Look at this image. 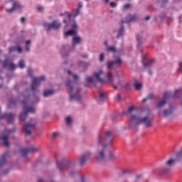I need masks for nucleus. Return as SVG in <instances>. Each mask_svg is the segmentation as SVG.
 Wrapping results in <instances>:
<instances>
[{"mask_svg":"<svg viewBox=\"0 0 182 182\" xmlns=\"http://www.w3.org/2000/svg\"><path fill=\"white\" fill-rule=\"evenodd\" d=\"M176 158H170L165 162V166H166L168 168L165 167L162 169V173H164L165 174H168L171 171V166H174L176 163Z\"/></svg>","mask_w":182,"mask_h":182,"instance_id":"obj_6","label":"nucleus"},{"mask_svg":"<svg viewBox=\"0 0 182 182\" xmlns=\"http://www.w3.org/2000/svg\"><path fill=\"white\" fill-rule=\"evenodd\" d=\"M103 75H105L103 70H100L98 72L94 73L92 77H87L86 78V82L87 83H93L95 79L97 82H100V83H105V80L100 77V76H103Z\"/></svg>","mask_w":182,"mask_h":182,"instance_id":"obj_4","label":"nucleus"},{"mask_svg":"<svg viewBox=\"0 0 182 182\" xmlns=\"http://www.w3.org/2000/svg\"><path fill=\"white\" fill-rule=\"evenodd\" d=\"M90 156H92V153L90 152H86L84 154L81 155V156L79 159L80 166H83L85 163H86V161L90 159Z\"/></svg>","mask_w":182,"mask_h":182,"instance_id":"obj_14","label":"nucleus"},{"mask_svg":"<svg viewBox=\"0 0 182 182\" xmlns=\"http://www.w3.org/2000/svg\"><path fill=\"white\" fill-rule=\"evenodd\" d=\"M75 173H76L75 171H73L70 173V176L72 177V176H73V174H75Z\"/></svg>","mask_w":182,"mask_h":182,"instance_id":"obj_58","label":"nucleus"},{"mask_svg":"<svg viewBox=\"0 0 182 182\" xmlns=\"http://www.w3.org/2000/svg\"><path fill=\"white\" fill-rule=\"evenodd\" d=\"M107 99V94L106 92H100L99 93V98L97 99V102L100 103V102H103Z\"/></svg>","mask_w":182,"mask_h":182,"instance_id":"obj_21","label":"nucleus"},{"mask_svg":"<svg viewBox=\"0 0 182 182\" xmlns=\"http://www.w3.org/2000/svg\"><path fill=\"white\" fill-rule=\"evenodd\" d=\"M25 49H26V50L27 52H29V50H30L29 46H26Z\"/></svg>","mask_w":182,"mask_h":182,"instance_id":"obj_55","label":"nucleus"},{"mask_svg":"<svg viewBox=\"0 0 182 182\" xmlns=\"http://www.w3.org/2000/svg\"><path fill=\"white\" fill-rule=\"evenodd\" d=\"M117 99H119V100H120V99H122V95H120V93L117 94Z\"/></svg>","mask_w":182,"mask_h":182,"instance_id":"obj_56","label":"nucleus"},{"mask_svg":"<svg viewBox=\"0 0 182 182\" xmlns=\"http://www.w3.org/2000/svg\"><path fill=\"white\" fill-rule=\"evenodd\" d=\"M80 12V10H79V9H76L73 10V14L74 18H76V16H77V15H79Z\"/></svg>","mask_w":182,"mask_h":182,"instance_id":"obj_38","label":"nucleus"},{"mask_svg":"<svg viewBox=\"0 0 182 182\" xmlns=\"http://www.w3.org/2000/svg\"><path fill=\"white\" fill-rule=\"evenodd\" d=\"M71 26L73 29L65 31L64 33L65 36H73L76 35L77 33L76 30L77 29V25L76 24V22L75 21H73V24Z\"/></svg>","mask_w":182,"mask_h":182,"instance_id":"obj_15","label":"nucleus"},{"mask_svg":"<svg viewBox=\"0 0 182 182\" xmlns=\"http://www.w3.org/2000/svg\"><path fill=\"white\" fill-rule=\"evenodd\" d=\"M149 19H150V16H146V17H145V21H149Z\"/></svg>","mask_w":182,"mask_h":182,"instance_id":"obj_63","label":"nucleus"},{"mask_svg":"<svg viewBox=\"0 0 182 182\" xmlns=\"http://www.w3.org/2000/svg\"><path fill=\"white\" fill-rule=\"evenodd\" d=\"M37 9H38V11H43V7H42V6H38V7L37 8Z\"/></svg>","mask_w":182,"mask_h":182,"instance_id":"obj_52","label":"nucleus"},{"mask_svg":"<svg viewBox=\"0 0 182 182\" xmlns=\"http://www.w3.org/2000/svg\"><path fill=\"white\" fill-rule=\"evenodd\" d=\"M136 110V107L132 105L128 107L127 112L124 113L127 116L131 115L129 117V120L131 123H134V124H144L146 127H151L153 124V119H154V116H153V113L149 109H143L140 112L136 114H132Z\"/></svg>","mask_w":182,"mask_h":182,"instance_id":"obj_1","label":"nucleus"},{"mask_svg":"<svg viewBox=\"0 0 182 182\" xmlns=\"http://www.w3.org/2000/svg\"><path fill=\"white\" fill-rule=\"evenodd\" d=\"M110 137H112V132L107 131L105 135H99L97 141L98 144H102L103 141L107 140V139H110Z\"/></svg>","mask_w":182,"mask_h":182,"instance_id":"obj_12","label":"nucleus"},{"mask_svg":"<svg viewBox=\"0 0 182 182\" xmlns=\"http://www.w3.org/2000/svg\"><path fill=\"white\" fill-rule=\"evenodd\" d=\"M28 74L29 75V76H32V69L31 68H28Z\"/></svg>","mask_w":182,"mask_h":182,"instance_id":"obj_51","label":"nucleus"},{"mask_svg":"<svg viewBox=\"0 0 182 182\" xmlns=\"http://www.w3.org/2000/svg\"><path fill=\"white\" fill-rule=\"evenodd\" d=\"M134 87H135L136 90H140L141 87H143V84H141V82H135L134 83Z\"/></svg>","mask_w":182,"mask_h":182,"instance_id":"obj_29","label":"nucleus"},{"mask_svg":"<svg viewBox=\"0 0 182 182\" xmlns=\"http://www.w3.org/2000/svg\"><path fill=\"white\" fill-rule=\"evenodd\" d=\"M14 132L13 130L5 129L3 132V136L1 137V140L4 141V146L5 147H9V141H8V137Z\"/></svg>","mask_w":182,"mask_h":182,"instance_id":"obj_10","label":"nucleus"},{"mask_svg":"<svg viewBox=\"0 0 182 182\" xmlns=\"http://www.w3.org/2000/svg\"><path fill=\"white\" fill-rule=\"evenodd\" d=\"M29 43H31V40H28V41H26V46L29 45Z\"/></svg>","mask_w":182,"mask_h":182,"instance_id":"obj_59","label":"nucleus"},{"mask_svg":"<svg viewBox=\"0 0 182 182\" xmlns=\"http://www.w3.org/2000/svg\"><path fill=\"white\" fill-rule=\"evenodd\" d=\"M33 151H38V149L31 146L28 149L23 148L20 150V153L23 157H25V156H26V154H28V153H33Z\"/></svg>","mask_w":182,"mask_h":182,"instance_id":"obj_18","label":"nucleus"},{"mask_svg":"<svg viewBox=\"0 0 182 182\" xmlns=\"http://www.w3.org/2000/svg\"><path fill=\"white\" fill-rule=\"evenodd\" d=\"M130 8V4H127L124 6V9H129Z\"/></svg>","mask_w":182,"mask_h":182,"instance_id":"obj_50","label":"nucleus"},{"mask_svg":"<svg viewBox=\"0 0 182 182\" xmlns=\"http://www.w3.org/2000/svg\"><path fill=\"white\" fill-rule=\"evenodd\" d=\"M38 182H45V181H43V179H42V178H39L38 180Z\"/></svg>","mask_w":182,"mask_h":182,"instance_id":"obj_60","label":"nucleus"},{"mask_svg":"<svg viewBox=\"0 0 182 182\" xmlns=\"http://www.w3.org/2000/svg\"><path fill=\"white\" fill-rule=\"evenodd\" d=\"M107 80L109 82V83H113V74H112L111 72H108L107 73Z\"/></svg>","mask_w":182,"mask_h":182,"instance_id":"obj_26","label":"nucleus"},{"mask_svg":"<svg viewBox=\"0 0 182 182\" xmlns=\"http://www.w3.org/2000/svg\"><path fill=\"white\" fill-rule=\"evenodd\" d=\"M109 6H110L111 8H116V6H117V3H116V2H111L109 4Z\"/></svg>","mask_w":182,"mask_h":182,"instance_id":"obj_46","label":"nucleus"},{"mask_svg":"<svg viewBox=\"0 0 182 182\" xmlns=\"http://www.w3.org/2000/svg\"><path fill=\"white\" fill-rule=\"evenodd\" d=\"M104 45H105V46H107V45H108L107 41H105L104 42Z\"/></svg>","mask_w":182,"mask_h":182,"instance_id":"obj_62","label":"nucleus"},{"mask_svg":"<svg viewBox=\"0 0 182 182\" xmlns=\"http://www.w3.org/2000/svg\"><path fill=\"white\" fill-rule=\"evenodd\" d=\"M139 178H141V176L140 175L136 176V179H139Z\"/></svg>","mask_w":182,"mask_h":182,"instance_id":"obj_64","label":"nucleus"},{"mask_svg":"<svg viewBox=\"0 0 182 182\" xmlns=\"http://www.w3.org/2000/svg\"><path fill=\"white\" fill-rule=\"evenodd\" d=\"M35 126H36V122H28L23 126V129L26 132V136H31L32 134V131L35 129Z\"/></svg>","mask_w":182,"mask_h":182,"instance_id":"obj_9","label":"nucleus"},{"mask_svg":"<svg viewBox=\"0 0 182 182\" xmlns=\"http://www.w3.org/2000/svg\"><path fill=\"white\" fill-rule=\"evenodd\" d=\"M18 67L20 68V69H23V68H25V62L23 61V60H21L18 62Z\"/></svg>","mask_w":182,"mask_h":182,"instance_id":"obj_37","label":"nucleus"},{"mask_svg":"<svg viewBox=\"0 0 182 182\" xmlns=\"http://www.w3.org/2000/svg\"><path fill=\"white\" fill-rule=\"evenodd\" d=\"M65 86L68 87V90H70V92L73 91V86L72 85V81L70 80H68Z\"/></svg>","mask_w":182,"mask_h":182,"instance_id":"obj_27","label":"nucleus"},{"mask_svg":"<svg viewBox=\"0 0 182 182\" xmlns=\"http://www.w3.org/2000/svg\"><path fill=\"white\" fill-rule=\"evenodd\" d=\"M179 70L182 73V62L179 64Z\"/></svg>","mask_w":182,"mask_h":182,"instance_id":"obj_53","label":"nucleus"},{"mask_svg":"<svg viewBox=\"0 0 182 182\" xmlns=\"http://www.w3.org/2000/svg\"><path fill=\"white\" fill-rule=\"evenodd\" d=\"M54 91L52 90H45L43 92V96L44 97H48V96H50L51 95H53Z\"/></svg>","mask_w":182,"mask_h":182,"instance_id":"obj_28","label":"nucleus"},{"mask_svg":"<svg viewBox=\"0 0 182 182\" xmlns=\"http://www.w3.org/2000/svg\"><path fill=\"white\" fill-rule=\"evenodd\" d=\"M106 149H107V145H102V150L99 151L97 154L95 156V159L99 163H102V161H105L106 159L105 156V153H106Z\"/></svg>","mask_w":182,"mask_h":182,"instance_id":"obj_7","label":"nucleus"},{"mask_svg":"<svg viewBox=\"0 0 182 182\" xmlns=\"http://www.w3.org/2000/svg\"><path fill=\"white\" fill-rule=\"evenodd\" d=\"M63 15H66L67 18L68 19H70V18H72V14L68 13V12H65V14H60V16H63Z\"/></svg>","mask_w":182,"mask_h":182,"instance_id":"obj_40","label":"nucleus"},{"mask_svg":"<svg viewBox=\"0 0 182 182\" xmlns=\"http://www.w3.org/2000/svg\"><path fill=\"white\" fill-rule=\"evenodd\" d=\"M70 100L72 102V100H76V102H82V96L77 95V94L72 95L70 92Z\"/></svg>","mask_w":182,"mask_h":182,"instance_id":"obj_22","label":"nucleus"},{"mask_svg":"<svg viewBox=\"0 0 182 182\" xmlns=\"http://www.w3.org/2000/svg\"><path fill=\"white\" fill-rule=\"evenodd\" d=\"M124 87L125 89H129V87H130V84H126Z\"/></svg>","mask_w":182,"mask_h":182,"instance_id":"obj_57","label":"nucleus"},{"mask_svg":"<svg viewBox=\"0 0 182 182\" xmlns=\"http://www.w3.org/2000/svg\"><path fill=\"white\" fill-rule=\"evenodd\" d=\"M62 26V23L58 21L54 20L51 23H44L43 27L47 32H49L50 29H54L55 31H58V29H60Z\"/></svg>","mask_w":182,"mask_h":182,"instance_id":"obj_5","label":"nucleus"},{"mask_svg":"<svg viewBox=\"0 0 182 182\" xmlns=\"http://www.w3.org/2000/svg\"><path fill=\"white\" fill-rule=\"evenodd\" d=\"M11 6H12V8L6 9V12H7V14H12V12L16 11V9H22V6H21V4H19V3L16 1H14L11 4Z\"/></svg>","mask_w":182,"mask_h":182,"instance_id":"obj_16","label":"nucleus"},{"mask_svg":"<svg viewBox=\"0 0 182 182\" xmlns=\"http://www.w3.org/2000/svg\"><path fill=\"white\" fill-rule=\"evenodd\" d=\"M182 95V89L175 90L174 93L168 91L164 93L163 99L159 100L156 104V107L158 109H161L166 103L168 99H171V97H180Z\"/></svg>","mask_w":182,"mask_h":182,"instance_id":"obj_2","label":"nucleus"},{"mask_svg":"<svg viewBox=\"0 0 182 182\" xmlns=\"http://www.w3.org/2000/svg\"><path fill=\"white\" fill-rule=\"evenodd\" d=\"M127 19L128 20L126 21V23H129L130 22H132V21H136V19H137V16L136 14H134V15H129L127 16Z\"/></svg>","mask_w":182,"mask_h":182,"instance_id":"obj_25","label":"nucleus"},{"mask_svg":"<svg viewBox=\"0 0 182 182\" xmlns=\"http://www.w3.org/2000/svg\"><path fill=\"white\" fill-rule=\"evenodd\" d=\"M0 119H6L8 120V123H14V117L12 113H6L0 117Z\"/></svg>","mask_w":182,"mask_h":182,"instance_id":"obj_19","label":"nucleus"},{"mask_svg":"<svg viewBox=\"0 0 182 182\" xmlns=\"http://www.w3.org/2000/svg\"><path fill=\"white\" fill-rule=\"evenodd\" d=\"M42 80H45V76L41 75L39 77L33 78V81L31 83V90L32 92H35L36 90V87L41 85V82Z\"/></svg>","mask_w":182,"mask_h":182,"instance_id":"obj_8","label":"nucleus"},{"mask_svg":"<svg viewBox=\"0 0 182 182\" xmlns=\"http://www.w3.org/2000/svg\"><path fill=\"white\" fill-rule=\"evenodd\" d=\"M100 62H103L105 60V53H101L100 55V59H99Z\"/></svg>","mask_w":182,"mask_h":182,"instance_id":"obj_43","label":"nucleus"},{"mask_svg":"<svg viewBox=\"0 0 182 182\" xmlns=\"http://www.w3.org/2000/svg\"><path fill=\"white\" fill-rule=\"evenodd\" d=\"M73 165V164H72L70 161H64V162H60L58 161H56V166L58 170H62L63 168H69V167H72Z\"/></svg>","mask_w":182,"mask_h":182,"instance_id":"obj_11","label":"nucleus"},{"mask_svg":"<svg viewBox=\"0 0 182 182\" xmlns=\"http://www.w3.org/2000/svg\"><path fill=\"white\" fill-rule=\"evenodd\" d=\"M73 78L74 80H79V76L76 74L73 75Z\"/></svg>","mask_w":182,"mask_h":182,"instance_id":"obj_48","label":"nucleus"},{"mask_svg":"<svg viewBox=\"0 0 182 182\" xmlns=\"http://www.w3.org/2000/svg\"><path fill=\"white\" fill-rule=\"evenodd\" d=\"M124 33V28L123 27V25H122L121 28H119V31L118 32V34L117 36V38H120V36H123V33Z\"/></svg>","mask_w":182,"mask_h":182,"instance_id":"obj_33","label":"nucleus"},{"mask_svg":"<svg viewBox=\"0 0 182 182\" xmlns=\"http://www.w3.org/2000/svg\"><path fill=\"white\" fill-rule=\"evenodd\" d=\"M3 68L8 69L9 70H15L17 66L16 65L14 64V63L9 61V60H5L3 62Z\"/></svg>","mask_w":182,"mask_h":182,"instance_id":"obj_13","label":"nucleus"},{"mask_svg":"<svg viewBox=\"0 0 182 182\" xmlns=\"http://www.w3.org/2000/svg\"><path fill=\"white\" fill-rule=\"evenodd\" d=\"M107 52H112V53H116L117 52V50H116V47H107L106 48Z\"/></svg>","mask_w":182,"mask_h":182,"instance_id":"obj_31","label":"nucleus"},{"mask_svg":"<svg viewBox=\"0 0 182 182\" xmlns=\"http://www.w3.org/2000/svg\"><path fill=\"white\" fill-rule=\"evenodd\" d=\"M8 157H10L9 152H6L1 156L0 159V167L5 166V163H6V159H8Z\"/></svg>","mask_w":182,"mask_h":182,"instance_id":"obj_20","label":"nucleus"},{"mask_svg":"<svg viewBox=\"0 0 182 182\" xmlns=\"http://www.w3.org/2000/svg\"><path fill=\"white\" fill-rule=\"evenodd\" d=\"M151 99H154V95L153 93H150L148 97L142 100V103L147 102V100H151Z\"/></svg>","mask_w":182,"mask_h":182,"instance_id":"obj_30","label":"nucleus"},{"mask_svg":"<svg viewBox=\"0 0 182 182\" xmlns=\"http://www.w3.org/2000/svg\"><path fill=\"white\" fill-rule=\"evenodd\" d=\"M136 41L138 43H140V41H141V37L139 35L136 36Z\"/></svg>","mask_w":182,"mask_h":182,"instance_id":"obj_49","label":"nucleus"},{"mask_svg":"<svg viewBox=\"0 0 182 182\" xmlns=\"http://www.w3.org/2000/svg\"><path fill=\"white\" fill-rule=\"evenodd\" d=\"M16 51L18 52V53H22V48L20 46L16 47Z\"/></svg>","mask_w":182,"mask_h":182,"instance_id":"obj_45","label":"nucleus"},{"mask_svg":"<svg viewBox=\"0 0 182 182\" xmlns=\"http://www.w3.org/2000/svg\"><path fill=\"white\" fill-rule=\"evenodd\" d=\"M16 105V100L13 99L12 100L9 101L8 105V108L11 109V106Z\"/></svg>","mask_w":182,"mask_h":182,"instance_id":"obj_36","label":"nucleus"},{"mask_svg":"<svg viewBox=\"0 0 182 182\" xmlns=\"http://www.w3.org/2000/svg\"><path fill=\"white\" fill-rule=\"evenodd\" d=\"M59 132H53L52 134V139H56V137H59Z\"/></svg>","mask_w":182,"mask_h":182,"instance_id":"obj_42","label":"nucleus"},{"mask_svg":"<svg viewBox=\"0 0 182 182\" xmlns=\"http://www.w3.org/2000/svg\"><path fill=\"white\" fill-rule=\"evenodd\" d=\"M21 103L23 106V112L20 114L18 118L21 122H25V120H26V117H28V113H35V108H33V107L26 106V101L25 100H23Z\"/></svg>","mask_w":182,"mask_h":182,"instance_id":"obj_3","label":"nucleus"},{"mask_svg":"<svg viewBox=\"0 0 182 182\" xmlns=\"http://www.w3.org/2000/svg\"><path fill=\"white\" fill-rule=\"evenodd\" d=\"M82 7H83V4H82V2H79L78 7L77 8V9H78V11H80V9H82Z\"/></svg>","mask_w":182,"mask_h":182,"instance_id":"obj_47","label":"nucleus"},{"mask_svg":"<svg viewBox=\"0 0 182 182\" xmlns=\"http://www.w3.org/2000/svg\"><path fill=\"white\" fill-rule=\"evenodd\" d=\"M129 173H130V171H129V170H126V171H123L124 174H129Z\"/></svg>","mask_w":182,"mask_h":182,"instance_id":"obj_54","label":"nucleus"},{"mask_svg":"<svg viewBox=\"0 0 182 182\" xmlns=\"http://www.w3.org/2000/svg\"><path fill=\"white\" fill-rule=\"evenodd\" d=\"M114 65V61H108L107 63V69H112V68H113Z\"/></svg>","mask_w":182,"mask_h":182,"instance_id":"obj_35","label":"nucleus"},{"mask_svg":"<svg viewBox=\"0 0 182 182\" xmlns=\"http://www.w3.org/2000/svg\"><path fill=\"white\" fill-rule=\"evenodd\" d=\"M82 39L80 38V37L74 36L73 38V41H72L73 48H75L76 45H79Z\"/></svg>","mask_w":182,"mask_h":182,"instance_id":"obj_23","label":"nucleus"},{"mask_svg":"<svg viewBox=\"0 0 182 182\" xmlns=\"http://www.w3.org/2000/svg\"><path fill=\"white\" fill-rule=\"evenodd\" d=\"M114 65H122V58H118L117 60H114Z\"/></svg>","mask_w":182,"mask_h":182,"instance_id":"obj_39","label":"nucleus"},{"mask_svg":"<svg viewBox=\"0 0 182 182\" xmlns=\"http://www.w3.org/2000/svg\"><path fill=\"white\" fill-rule=\"evenodd\" d=\"M153 62H154V59L149 60L146 63H143V65L144 66V68H149V66L151 65V63H153Z\"/></svg>","mask_w":182,"mask_h":182,"instance_id":"obj_34","label":"nucleus"},{"mask_svg":"<svg viewBox=\"0 0 182 182\" xmlns=\"http://www.w3.org/2000/svg\"><path fill=\"white\" fill-rule=\"evenodd\" d=\"M9 53H12V52H16V47H10L9 48Z\"/></svg>","mask_w":182,"mask_h":182,"instance_id":"obj_41","label":"nucleus"},{"mask_svg":"<svg viewBox=\"0 0 182 182\" xmlns=\"http://www.w3.org/2000/svg\"><path fill=\"white\" fill-rule=\"evenodd\" d=\"M176 161H178L179 163H181L182 161V147L181 148V150L176 153V158H175Z\"/></svg>","mask_w":182,"mask_h":182,"instance_id":"obj_24","label":"nucleus"},{"mask_svg":"<svg viewBox=\"0 0 182 182\" xmlns=\"http://www.w3.org/2000/svg\"><path fill=\"white\" fill-rule=\"evenodd\" d=\"M174 110H176V107L171 104L169 105V109H166L163 111V116H164V117H168V116H171V114L174 113Z\"/></svg>","mask_w":182,"mask_h":182,"instance_id":"obj_17","label":"nucleus"},{"mask_svg":"<svg viewBox=\"0 0 182 182\" xmlns=\"http://www.w3.org/2000/svg\"><path fill=\"white\" fill-rule=\"evenodd\" d=\"M25 21V18L23 17L21 18V22L23 23Z\"/></svg>","mask_w":182,"mask_h":182,"instance_id":"obj_61","label":"nucleus"},{"mask_svg":"<svg viewBox=\"0 0 182 182\" xmlns=\"http://www.w3.org/2000/svg\"><path fill=\"white\" fill-rule=\"evenodd\" d=\"M114 159H116V156H114V154H113V152L112 151L109 153L106 158L107 160H114Z\"/></svg>","mask_w":182,"mask_h":182,"instance_id":"obj_32","label":"nucleus"},{"mask_svg":"<svg viewBox=\"0 0 182 182\" xmlns=\"http://www.w3.org/2000/svg\"><path fill=\"white\" fill-rule=\"evenodd\" d=\"M65 122L67 124H70V123H72V118H70V117H66Z\"/></svg>","mask_w":182,"mask_h":182,"instance_id":"obj_44","label":"nucleus"}]
</instances>
